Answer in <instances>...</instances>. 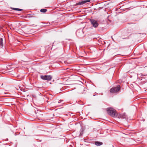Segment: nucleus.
I'll return each instance as SVG.
<instances>
[{
    "label": "nucleus",
    "instance_id": "1",
    "mask_svg": "<svg viewBox=\"0 0 147 147\" xmlns=\"http://www.w3.org/2000/svg\"><path fill=\"white\" fill-rule=\"evenodd\" d=\"M107 113L113 117H115L117 115V112L116 110L112 107L108 108L107 109Z\"/></svg>",
    "mask_w": 147,
    "mask_h": 147
},
{
    "label": "nucleus",
    "instance_id": "2",
    "mask_svg": "<svg viewBox=\"0 0 147 147\" xmlns=\"http://www.w3.org/2000/svg\"><path fill=\"white\" fill-rule=\"evenodd\" d=\"M120 89V86L118 85L116 87L112 88L110 90V92L112 93H116L119 92Z\"/></svg>",
    "mask_w": 147,
    "mask_h": 147
},
{
    "label": "nucleus",
    "instance_id": "3",
    "mask_svg": "<svg viewBox=\"0 0 147 147\" xmlns=\"http://www.w3.org/2000/svg\"><path fill=\"white\" fill-rule=\"evenodd\" d=\"M90 21L93 27L95 28L98 27L99 24L97 20H95L93 19H90Z\"/></svg>",
    "mask_w": 147,
    "mask_h": 147
},
{
    "label": "nucleus",
    "instance_id": "4",
    "mask_svg": "<svg viewBox=\"0 0 147 147\" xmlns=\"http://www.w3.org/2000/svg\"><path fill=\"white\" fill-rule=\"evenodd\" d=\"M41 78L43 80H47L49 81L51 80L52 76L51 75L41 76Z\"/></svg>",
    "mask_w": 147,
    "mask_h": 147
},
{
    "label": "nucleus",
    "instance_id": "5",
    "mask_svg": "<svg viewBox=\"0 0 147 147\" xmlns=\"http://www.w3.org/2000/svg\"><path fill=\"white\" fill-rule=\"evenodd\" d=\"M76 35L78 37H83L84 36V32L81 30H79L76 31Z\"/></svg>",
    "mask_w": 147,
    "mask_h": 147
},
{
    "label": "nucleus",
    "instance_id": "6",
    "mask_svg": "<svg viewBox=\"0 0 147 147\" xmlns=\"http://www.w3.org/2000/svg\"><path fill=\"white\" fill-rule=\"evenodd\" d=\"M90 0H86L82 1H80L78 3H76V5H82L84 4L87 2H89Z\"/></svg>",
    "mask_w": 147,
    "mask_h": 147
},
{
    "label": "nucleus",
    "instance_id": "7",
    "mask_svg": "<svg viewBox=\"0 0 147 147\" xmlns=\"http://www.w3.org/2000/svg\"><path fill=\"white\" fill-rule=\"evenodd\" d=\"M117 116L118 118L122 119L126 118L127 117V115L125 113H122L118 114H117Z\"/></svg>",
    "mask_w": 147,
    "mask_h": 147
},
{
    "label": "nucleus",
    "instance_id": "8",
    "mask_svg": "<svg viewBox=\"0 0 147 147\" xmlns=\"http://www.w3.org/2000/svg\"><path fill=\"white\" fill-rule=\"evenodd\" d=\"M62 102V101H61L60 100L57 101L56 102H55L54 103L56 106H61V105L62 104V103L61 104H60L61 102Z\"/></svg>",
    "mask_w": 147,
    "mask_h": 147
},
{
    "label": "nucleus",
    "instance_id": "9",
    "mask_svg": "<svg viewBox=\"0 0 147 147\" xmlns=\"http://www.w3.org/2000/svg\"><path fill=\"white\" fill-rule=\"evenodd\" d=\"M102 143L100 142L96 141L95 142V144L97 146H99L102 144Z\"/></svg>",
    "mask_w": 147,
    "mask_h": 147
},
{
    "label": "nucleus",
    "instance_id": "10",
    "mask_svg": "<svg viewBox=\"0 0 147 147\" xmlns=\"http://www.w3.org/2000/svg\"><path fill=\"white\" fill-rule=\"evenodd\" d=\"M0 45L2 47H3V39L2 38H0Z\"/></svg>",
    "mask_w": 147,
    "mask_h": 147
},
{
    "label": "nucleus",
    "instance_id": "11",
    "mask_svg": "<svg viewBox=\"0 0 147 147\" xmlns=\"http://www.w3.org/2000/svg\"><path fill=\"white\" fill-rule=\"evenodd\" d=\"M47 11V9H42L40 10V11L42 13H45Z\"/></svg>",
    "mask_w": 147,
    "mask_h": 147
},
{
    "label": "nucleus",
    "instance_id": "12",
    "mask_svg": "<svg viewBox=\"0 0 147 147\" xmlns=\"http://www.w3.org/2000/svg\"><path fill=\"white\" fill-rule=\"evenodd\" d=\"M13 9L14 10H15L19 11H21L22 10H23V9H19V8H13Z\"/></svg>",
    "mask_w": 147,
    "mask_h": 147
},
{
    "label": "nucleus",
    "instance_id": "13",
    "mask_svg": "<svg viewBox=\"0 0 147 147\" xmlns=\"http://www.w3.org/2000/svg\"><path fill=\"white\" fill-rule=\"evenodd\" d=\"M64 63L66 65H67L68 64V63L67 62V61H64Z\"/></svg>",
    "mask_w": 147,
    "mask_h": 147
},
{
    "label": "nucleus",
    "instance_id": "14",
    "mask_svg": "<svg viewBox=\"0 0 147 147\" xmlns=\"http://www.w3.org/2000/svg\"><path fill=\"white\" fill-rule=\"evenodd\" d=\"M50 23H47V24L45 26H49L50 25Z\"/></svg>",
    "mask_w": 147,
    "mask_h": 147
},
{
    "label": "nucleus",
    "instance_id": "15",
    "mask_svg": "<svg viewBox=\"0 0 147 147\" xmlns=\"http://www.w3.org/2000/svg\"><path fill=\"white\" fill-rule=\"evenodd\" d=\"M66 70H67L68 71H69V70H70V69L69 68H67L66 69Z\"/></svg>",
    "mask_w": 147,
    "mask_h": 147
}]
</instances>
